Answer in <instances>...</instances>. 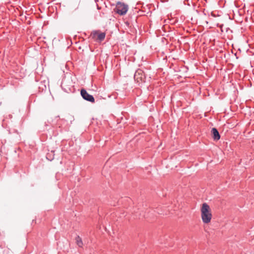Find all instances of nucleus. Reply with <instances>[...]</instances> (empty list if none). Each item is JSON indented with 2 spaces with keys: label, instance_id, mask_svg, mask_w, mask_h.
Masks as SVG:
<instances>
[{
  "label": "nucleus",
  "instance_id": "nucleus-1",
  "mask_svg": "<svg viewBox=\"0 0 254 254\" xmlns=\"http://www.w3.org/2000/svg\"><path fill=\"white\" fill-rule=\"evenodd\" d=\"M201 216L202 222L204 223L208 224L211 220L212 214L211 209L209 206L206 203H204L202 205L201 208Z\"/></svg>",
  "mask_w": 254,
  "mask_h": 254
},
{
  "label": "nucleus",
  "instance_id": "nucleus-2",
  "mask_svg": "<svg viewBox=\"0 0 254 254\" xmlns=\"http://www.w3.org/2000/svg\"><path fill=\"white\" fill-rule=\"evenodd\" d=\"M128 9V6L124 2H118L114 9L115 13L120 15H125Z\"/></svg>",
  "mask_w": 254,
  "mask_h": 254
},
{
  "label": "nucleus",
  "instance_id": "nucleus-3",
  "mask_svg": "<svg viewBox=\"0 0 254 254\" xmlns=\"http://www.w3.org/2000/svg\"><path fill=\"white\" fill-rule=\"evenodd\" d=\"M80 94L84 100L92 103L94 102V97L92 95L89 94L84 89H82L81 90Z\"/></svg>",
  "mask_w": 254,
  "mask_h": 254
},
{
  "label": "nucleus",
  "instance_id": "nucleus-4",
  "mask_svg": "<svg viewBox=\"0 0 254 254\" xmlns=\"http://www.w3.org/2000/svg\"><path fill=\"white\" fill-rule=\"evenodd\" d=\"M90 37L95 39L101 42L103 40L105 37V33H90Z\"/></svg>",
  "mask_w": 254,
  "mask_h": 254
},
{
  "label": "nucleus",
  "instance_id": "nucleus-5",
  "mask_svg": "<svg viewBox=\"0 0 254 254\" xmlns=\"http://www.w3.org/2000/svg\"><path fill=\"white\" fill-rule=\"evenodd\" d=\"M211 134L212 135L213 138L214 140H218L220 138V135L217 129L213 127L211 129Z\"/></svg>",
  "mask_w": 254,
  "mask_h": 254
},
{
  "label": "nucleus",
  "instance_id": "nucleus-6",
  "mask_svg": "<svg viewBox=\"0 0 254 254\" xmlns=\"http://www.w3.org/2000/svg\"><path fill=\"white\" fill-rule=\"evenodd\" d=\"M76 243L77 245L80 247H81L82 246L83 243L81 239L79 237V236H77L76 237Z\"/></svg>",
  "mask_w": 254,
  "mask_h": 254
},
{
  "label": "nucleus",
  "instance_id": "nucleus-7",
  "mask_svg": "<svg viewBox=\"0 0 254 254\" xmlns=\"http://www.w3.org/2000/svg\"><path fill=\"white\" fill-rule=\"evenodd\" d=\"M220 28H221V32H224V31H226V32H228L229 30H230V29L227 27L226 26H225L224 25H222L220 26Z\"/></svg>",
  "mask_w": 254,
  "mask_h": 254
},
{
  "label": "nucleus",
  "instance_id": "nucleus-8",
  "mask_svg": "<svg viewBox=\"0 0 254 254\" xmlns=\"http://www.w3.org/2000/svg\"><path fill=\"white\" fill-rule=\"evenodd\" d=\"M140 72H141V70L140 71H136L134 74V77L135 78L137 76V74H140Z\"/></svg>",
  "mask_w": 254,
  "mask_h": 254
},
{
  "label": "nucleus",
  "instance_id": "nucleus-9",
  "mask_svg": "<svg viewBox=\"0 0 254 254\" xmlns=\"http://www.w3.org/2000/svg\"><path fill=\"white\" fill-rule=\"evenodd\" d=\"M137 213H138V212H136V214H135V215H136V218L138 217V216H137Z\"/></svg>",
  "mask_w": 254,
  "mask_h": 254
},
{
  "label": "nucleus",
  "instance_id": "nucleus-10",
  "mask_svg": "<svg viewBox=\"0 0 254 254\" xmlns=\"http://www.w3.org/2000/svg\"><path fill=\"white\" fill-rule=\"evenodd\" d=\"M164 28H165V27H164ZM164 32H166V29H165L164 30Z\"/></svg>",
  "mask_w": 254,
  "mask_h": 254
}]
</instances>
